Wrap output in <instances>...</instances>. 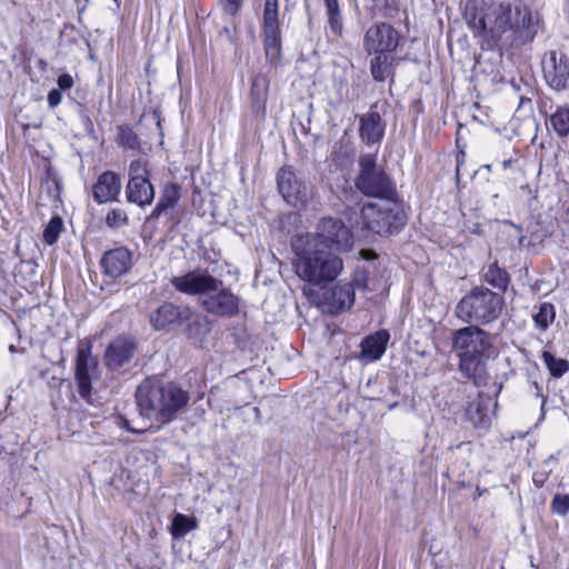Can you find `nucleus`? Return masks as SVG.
<instances>
[{"label": "nucleus", "instance_id": "nucleus-1", "mask_svg": "<svg viewBox=\"0 0 569 569\" xmlns=\"http://www.w3.org/2000/svg\"><path fill=\"white\" fill-rule=\"evenodd\" d=\"M189 400V392L179 385L154 376L143 379L136 390L139 413L150 421L148 429L153 431L173 421Z\"/></svg>", "mask_w": 569, "mask_h": 569}, {"label": "nucleus", "instance_id": "nucleus-3", "mask_svg": "<svg viewBox=\"0 0 569 569\" xmlns=\"http://www.w3.org/2000/svg\"><path fill=\"white\" fill-rule=\"evenodd\" d=\"M452 346L459 357L461 373L476 386H486L489 380L486 363L491 348L488 333L477 326L461 328L455 331Z\"/></svg>", "mask_w": 569, "mask_h": 569}, {"label": "nucleus", "instance_id": "nucleus-17", "mask_svg": "<svg viewBox=\"0 0 569 569\" xmlns=\"http://www.w3.org/2000/svg\"><path fill=\"white\" fill-rule=\"evenodd\" d=\"M203 309L219 317H232L239 311V299L228 289H218L200 298Z\"/></svg>", "mask_w": 569, "mask_h": 569}, {"label": "nucleus", "instance_id": "nucleus-47", "mask_svg": "<svg viewBox=\"0 0 569 569\" xmlns=\"http://www.w3.org/2000/svg\"><path fill=\"white\" fill-rule=\"evenodd\" d=\"M116 4V9L120 8L121 1L120 0H112Z\"/></svg>", "mask_w": 569, "mask_h": 569}, {"label": "nucleus", "instance_id": "nucleus-34", "mask_svg": "<svg viewBox=\"0 0 569 569\" xmlns=\"http://www.w3.org/2000/svg\"><path fill=\"white\" fill-rule=\"evenodd\" d=\"M62 228V219L58 216L52 217L43 230L44 242L49 246L54 244L58 241Z\"/></svg>", "mask_w": 569, "mask_h": 569}, {"label": "nucleus", "instance_id": "nucleus-18", "mask_svg": "<svg viewBox=\"0 0 569 569\" xmlns=\"http://www.w3.org/2000/svg\"><path fill=\"white\" fill-rule=\"evenodd\" d=\"M191 310L188 307L176 306L171 302L162 303L150 313V325L156 330H166L171 326L181 325L190 320Z\"/></svg>", "mask_w": 569, "mask_h": 569}, {"label": "nucleus", "instance_id": "nucleus-38", "mask_svg": "<svg viewBox=\"0 0 569 569\" xmlns=\"http://www.w3.org/2000/svg\"><path fill=\"white\" fill-rule=\"evenodd\" d=\"M128 173L129 180H141L148 178V162L143 159L131 161Z\"/></svg>", "mask_w": 569, "mask_h": 569}, {"label": "nucleus", "instance_id": "nucleus-36", "mask_svg": "<svg viewBox=\"0 0 569 569\" xmlns=\"http://www.w3.org/2000/svg\"><path fill=\"white\" fill-rule=\"evenodd\" d=\"M196 529V519L182 513H177L171 523V533H187Z\"/></svg>", "mask_w": 569, "mask_h": 569}, {"label": "nucleus", "instance_id": "nucleus-28", "mask_svg": "<svg viewBox=\"0 0 569 569\" xmlns=\"http://www.w3.org/2000/svg\"><path fill=\"white\" fill-rule=\"evenodd\" d=\"M251 94L253 111L257 114L263 116L267 98V80L264 77L258 76L253 79Z\"/></svg>", "mask_w": 569, "mask_h": 569}, {"label": "nucleus", "instance_id": "nucleus-2", "mask_svg": "<svg viewBox=\"0 0 569 569\" xmlns=\"http://www.w3.org/2000/svg\"><path fill=\"white\" fill-rule=\"evenodd\" d=\"M292 249L297 276L313 286L333 281L343 269L342 259L331 250L318 246L312 237H296Z\"/></svg>", "mask_w": 569, "mask_h": 569}, {"label": "nucleus", "instance_id": "nucleus-45", "mask_svg": "<svg viewBox=\"0 0 569 569\" xmlns=\"http://www.w3.org/2000/svg\"><path fill=\"white\" fill-rule=\"evenodd\" d=\"M201 327V322L199 320H193L190 325H189V331L190 333H192L193 330H197L198 328Z\"/></svg>", "mask_w": 569, "mask_h": 569}, {"label": "nucleus", "instance_id": "nucleus-13", "mask_svg": "<svg viewBox=\"0 0 569 569\" xmlns=\"http://www.w3.org/2000/svg\"><path fill=\"white\" fill-rule=\"evenodd\" d=\"M399 32L389 23L371 26L363 36V48L368 54L393 53L399 44Z\"/></svg>", "mask_w": 569, "mask_h": 569}, {"label": "nucleus", "instance_id": "nucleus-32", "mask_svg": "<svg viewBox=\"0 0 569 569\" xmlns=\"http://www.w3.org/2000/svg\"><path fill=\"white\" fill-rule=\"evenodd\" d=\"M180 190L181 189L178 183L166 184L158 202L166 210L174 208L181 197Z\"/></svg>", "mask_w": 569, "mask_h": 569}, {"label": "nucleus", "instance_id": "nucleus-11", "mask_svg": "<svg viewBox=\"0 0 569 569\" xmlns=\"http://www.w3.org/2000/svg\"><path fill=\"white\" fill-rule=\"evenodd\" d=\"M278 190L291 206H305L312 196L311 189L301 181L291 167H282L277 173Z\"/></svg>", "mask_w": 569, "mask_h": 569}, {"label": "nucleus", "instance_id": "nucleus-46", "mask_svg": "<svg viewBox=\"0 0 569 569\" xmlns=\"http://www.w3.org/2000/svg\"><path fill=\"white\" fill-rule=\"evenodd\" d=\"M335 2H338V0H325L326 6L332 7V4H335Z\"/></svg>", "mask_w": 569, "mask_h": 569}, {"label": "nucleus", "instance_id": "nucleus-50", "mask_svg": "<svg viewBox=\"0 0 569 569\" xmlns=\"http://www.w3.org/2000/svg\"><path fill=\"white\" fill-rule=\"evenodd\" d=\"M535 387H536V389H537L538 391L540 390V388H539V386H538V383H537V382H535Z\"/></svg>", "mask_w": 569, "mask_h": 569}, {"label": "nucleus", "instance_id": "nucleus-27", "mask_svg": "<svg viewBox=\"0 0 569 569\" xmlns=\"http://www.w3.org/2000/svg\"><path fill=\"white\" fill-rule=\"evenodd\" d=\"M482 278L487 283L501 291H506L510 281L508 272L501 269L497 262L488 266L482 273Z\"/></svg>", "mask_w": 569, "mask_h": 569}, {"label": "nucleus", "instance_id": "nucleus-19", "mask_svg": "<svg viewBox=\"0 0 569 569\" xmlns=\"http://www.w3.org/2000/svg\"><path fill=\"white\" fill-rule=\"evenodd\" d=\"M100 263L103 272L108 277L117 279L130 270L132 266V254L126 247H118L106 251Z\"/></svg>", "mask_w": 569, "mask_h": 569}, {"label": "nucleus", "instance_id": "nucleus-48", "mask_svg": "<svg viewBox=\"0 0 569 569\" xmlns=\"http://www.w3.org/2000/svg\"><path fill=\"white\" fill-rule=\"evenodd\" d=\"M9 350H10L11 352H14V351H16L14 346H13V345H11V346L9 347Z\"/></svg>", "mask_w": 569, "mask_h": 569}, {"label": "nucleus", "instance_id": "nucleus-8", "mask_svg": "<svg viewBox=\"0 0 569 569\" xmlns=\"http://www.w3.org/2000/svg\"><path fill=\"white\" fill-rule=\"evenodd\" d=\"M300 237H312L316 243L328 250L349 251L353 246L351 230L338 218H323L317 226L313 233L301 234Z\"/></svg>", "mask_w": 569, "mask_h": 569}, {"label": "nucleus", "instance_id": "nucleus-21", "mask_svg": "<svg viewBox=\"0 0 569 569\" xmlns=\"http://www.w3.org/2000/svg\"><path fill=\"white\" fill-rule=\"evenodd\" d=\"M360 138L367 144L379 143L385 134L386 123L378 111H369L359 118Z\"/></svg>", "mask_w": 569, "mask_h": 569}, {"label": "nucleus", "instance_id": "nucleus-31", "mask_svg": "<svg viewBox=\"0 0 569 569\" xmlns=\"http://www.w3.org/2000/svg\"><path fill=\"white\" fill-rule=\"evenodd\" d=\"M542 360L547 366L550 375L555 378L562 377L569 370V362L562 358H556L549 351L542 352Z\"/></svg>", "mask_w": 569, "mask_h": 569}, {"label": "nucleus", "instance_id": "nucleus-44", "mask_svg": "<svg viewBox=\"0 0 569 569\" xmlns=\"http://www.w3.org/2000/svg\"><path fill=\"white\" fill-rule=\"evenodd\" d=\"M164 211H167L163 207L160 206L159 202H157L156 207L151 211L149 219H158Z\"/></svg>", "mask_w": 569, "mask_h": 569}, {"label": "nucleus", "instance_id": "nucleus-39", "mask_svg": "<svg viewBox=\"0 0 569 569\" xmlns=\"http://www.w3.org/2000/svg\"><path fill=\"white\" fill-rule=\"evenodd\" d=\"M119 140L127 148L134 149L139 146V138L128 126L119 128Z\"/></svg>", "mask_w": 569, "mask_h": 569}, {"label": "nucleus", "instance_id": "nucleus-22", "mask_svg": "<svg viewBox=\"0 0 569 569\" xmlns=\"http://www.w3.org/2000/svg\"><path fill=\"white\" fill-rule=\"evenodd\" d=\"M370 60V73L373 80L383 82L387 79L393 81L395 67L401 61V58L386 52L373 53Z\"/></svg>", "mask_w": 569, "mask_h": 569}, {"label": "nucleus", "instance_id": "nucleus-12", "mask_svg": "<svg viewBox=\"0 0 569 569\" xmlns=\"http://www.w3.org/2000/svg\"><path fill=\"white\" fill-rule=\"evenodd\" d=\"M541 27L539 12L525 6L516 9L509 31L512 32L513 42L523 46L533 41Z\"/></svg>", "mask_w": 569, "mask_h": 569}, {"label": "nucleus", "instance_id": "nucleus-15", "mask_svg": "<svg viewBox=\"0 0 569 569\" xmlns=\"http://www.w3.org/2000/svg\"><path fill=\"white\" fill-rule=\"evenodd\" d=\"M171 283L179 292L199 295L201 298L210 292L217 291L222 284L219 279L201 270H194L183 276L174 277Z\"/></svg>", "mask_w": 569, "mask_h": 569}, {"label": "nucleus", "instance_id": "nucleus-37", "mask_svg": "<svg viewBox=\"0 0 569 569\" xmlns=\"http://www.w3.org/2000/svg\"><path fill=\"white\" fill-rule=\"evenodd\" d=\"M129 223V218L123 209L114 208L106 216V224L111 229H119Z\"/></svg>", "mask_w": 569, "mask_h": 569}, {"label": "nucleus", "instance_id": "nucleus-7", "mask_svg": "<svg viewBox=\"0 0 569 569\" xmlns=\"http://www.w3.org/2000/svg\"><path fill=\"white\" fill-rule=\"evenodd\" d=\"M361 218L365 229L381 237L398 233L407 222L405 212L396 201L368 202L361 208Z\"/></svg>", "mask_w": 569, "mask_h": 569}, {"label": "nucleus", "instance_id": "nucleus-14", "mask_svg": "<svg viewBox=\"0 0 569 569\" xmlns=\"http://www.w3.org/2000/svg\"><path fill=\"white\" fill-rule=\"evenodd\" d=\"M542 73L546 82L555 90H562L569 86V58L559 51H547L541 60Z\"/></svg>", "mask_w": 569, "mask_h": 569}, {"label": "nucleus", "instance_id": "nucleus-29", "mask_svg": "<svg viewBox=\"0 0 569 569\" xmlns=\"http://www.w3.org/2000/svg\"><path fill=\"white\" fill-rule=\"evenodd\" d=\"M348 67L335 64L332 82L336 89L335 103H340L347 98L348 92Z\"/></svg>", "mask_w": 569, "mask_h": 569}, {"label": "nucleus", "instance_id": "nucleus-30", "mask_svg": "<svg viewBox=\"0 0 569 569\" xmlns=\"http://www.w3.org/2000/svg\"><path fill=\"white\" fill-rule=\"evenodd\" d=\"M550 126L560 138L567 137L569 134V109L558 107L550 116Z\"/></svg>", "mask_w": 569, "mask_h": 569}, {"label": "nucleus", "instance_id": "nucleus-33", "mask_svg": "<svg viewBox=\"0 0 569 569\" xmlns=\"http://www.w3.org/2000/svg\"><path fill=\"white\" fill-rule=\"evenodd\" d=\"M555 318V307L549 302L541 303L538 313L533 317L536 326L541 330H546L553 322Z\"/></svg>", "mask_w": 569, "mask_h": 569}, {"label": "nucleus", "instance_id": "nucleus-35", "mask_svg": "<svg viewBox=\"0 0 569 569\" xmlns=\"http://www.w3.org/2000/svg\"><path fill=\"white\" fill-rule=\"evenodd\" d=\"M326 7H327L328 23L330 27V31L337 37H342L343 23H342L341 13L339 10L338 2H335V4H332V7L331 6H326Z\"/></svg>", "mask_w": 569, "mask_h": 569}, {"label": "nucleus", "instance_id": "nucleus-26", "mask_svg": "<svg viewBox=\"0 0 569 569\" xmlns=\"http://www.w3.org/2000/svg\"><path fill=\"white\" fill-rule=\"evenodd\" d=\"M328 302L333 313H338L350 308L355 302L353 287L350 283L336 284L330 292Z\"/></svg>", "mask_w": 569, "mask_h": 569}, {"label": "nucleus", "instance_id": "nucleus-9", "mask_svg": "<svg viewBox=\"0 0 569 569\" xmlns=\"http://www.w3.org/2000/svg\"><path fill=\"white\" fill-rule=\"evenodd\" d=\"M74 378L80 397L89 401L92 380L98 378V360L91 356V343L89 341H80L78 345Z\"/></svg>", "mask_w": 569, "mask_h": 569}, {"label": "nucleus", "instance_id": "nucleus-16", "mask_svg": "<svg viewBox=\"0 0 569 569\" xmlns=\"http://www.w3.org/2000/svg\"><path fill=\"white\" fill-rule=\"evenodd\" d=\"M137 349L134 338L120 335L112 339L104 351V363L111 370H117L127 365Z\"/></svg>", "mask_w": 569, "mask_h": 569}, {"label": "nucleus", "instance_id": "nucleus-24", "mask_svg": "<svg viewBox=\"0 0 569 569\" xmlns=\"http://www.w3.org/2000/svg\"><path fill=\"white\" fill-rule=\"evenodd\" d=\"M490 407L491 398L486 395H479L477 399L468 403L466 417L473 427L487 429L491 425Z\"/></svg>", "mask_w": 569, "mask_h": 569}, {"label": "nucleus", "instance_id": "nucleus-49", "mask_svg": "<svg viewBox=\"0 0 569 569\" xmlns=\"http://www.w3.org/2000/svg\"><path fill=\"white\" fill-rule=\"evenodd\" d=\"M128 430H130L131 432H140L139 430L132 429L130 427H128Z\"/></svg>", "mask_w": 569, "mask_h": 569}, {"label": "nucleus", "instance_id": "nucleus-42", "mask_svg": "<svg viewBox=\"0 0 569 569\" xmlns=\"http://www.w3.org/2000/svg\"><path fill=\"white\" fill-rule=\"evenodd\" d=\"M59 90H69L73 87V78L69 73L59 76L58 80Z\"/></svg>", "mask_w": 569, "mask_h": 569}, {"label": "nucleus", "instance_id": "nucleus-20", "mask_svg": "<svg viewBox=\"0 0 569 569\" xmlns=\"http://www.w3.org/2000/svg\"><path fill=\"white\" fill-rule=\"evenodd\" d=\"M121 191V180L113 171H106L98 177L92 187L93 199L98 203H106L117 200Z\"/></svg>", "mask_w": 569, "mask_h": 569}, {"label": "nucleus", "instance_id": "nucleus-6", "mask_svg": "<svg viewBox=\"0 0 569 569\" xmlns=\"http://www.w3.org/2000/svg\"><path fill=\"white\" fill-rule=\"evenodd\" d=\"M358 166L359 172L355 184L363 196L387 201L397 200L396 184L385 169L377 164V153L361 154Z\"/></svg>", "mask_w": 569, "mask_h": 569}, {"label": "nucleus", "instance_id": "nucleus-5", "mask_svg": "<svg viewBox=\"0 0 569 569\" xmlns=\"http://www.w3.org/2000/svg\"><path fill=\"white\" fill-rule=\"evenodd\" d=\"M503 307V298L486 287H476L457 305L456 313L466 322L489 323L496 320Z\"/></svg>", "mask_w": 569, "mask_h": 569}, {"label": "nucleus", "instance_id": "nucleus-10", "mask_svg": "<svg viewBox=\"0 0 569 569\" xmlns=\"http://www.w3.org/2000/svg\"><path fill=\"white\" fill-rule=\"evenodd\" d=\"M278 0H266L263 9L264 51L268 61L276 64L281 53V32L278 19Z\"/></svg>", "mask_w": 569, "mask_h": 569}, {"label": "nucleus", "instance_id": "nucleus-40", "mask_svg": "<svg viewBox=\"0 0 569 569\" xmlns=\"http://www.w3.org/2000/svg\"><path fill=\"white\" fill-rule=\"evenodd\" d=\"M551 509L559 515H566L569 510V495H556L551 502Z\"/></svg>", "mask_w": 569, "mask_h": 569}, {"label": "nucleus", "instance_id": "nucleus-41", "mask_svg": "<svg viewBox=\"0 0 569 569\" xmlns=\"http://www.w3.org/2000/svg\"><path fill=\"white\" fill-rule=\"evenodd\" d=\"M242 0H221L224 11L229 16H234L240 9Z\"/></svg>", "mask_w": 569, "mask_h": 569}, {"label": "nucleus", "instance_id": "nucleus-43", "mask_svg": "<svg viewBox=\"0 0 569 569\" xmlns=\"http://www.w3.org/2000/svg\"><path fill=\"white\" fill-rule=\"evenodd\" d=\"M62 100L61 90L52 89L48 93V103L51 108H56Z\"/></svg>", "mask_w": 569, "mask_h": 569}, {"label": "nucleus", "instance_id": "nucleus-4", "mask_svg": "<svg viewBox=\"0 0 569 569\" xmlns=\"http://www.w3.org/2000/svg\"><path fill=\"white\" fill-rule=\"evenodd\" d=\"M466 18L476 36L498 41L511 28L512 6L496 0H468Z\"/></svg>", "mask_w": 569, "mask_h": 569}, {"label": "nucleus", "instance_id": "nucleus-23", "mask_svg": "<svg viewBox=\"0 0 569 569\" xmlns=\"http://www.w3.org/2000/svg\"><path fill=\"white\" fill-rule=\"evenodd\" d=\"M124 192L128 202L141 208L151 204L156 194L154 187L149 178L128 180Z\"/></svg>", "mask_w": 569, "mask_h": 569}, {"label": "nucleus", "instance_id": "nucleus-25", "mask_svg": "<svg viewBox=\"0 0 569 569\" xmlns=\"http://www.w3.org/2000/svg\"><path fill=\"white\" fill-rule=\"evenodd\" d=\"M389 337L390 336L387 330H380L375 335L367 337L361 342L362 357L370 361L380 359L386 351Z\"/></svg>", "mask_w": 569, "mask_h": 569}]
</instances>
